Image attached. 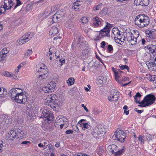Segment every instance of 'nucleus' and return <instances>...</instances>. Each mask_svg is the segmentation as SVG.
<instances>
[{
  "label": "nucleus",
  "mask_w": 156,
  "mask_h": 156,
  "mask_svg": "<svg viewBox=\"0 0 156 156\" xmlns=\"http://www.w3.org/2000/svg\"><path fill=\"white\" fill-rule=\"evenodd\" d=\"M155 100V96L151 94L146 96L141 102L139 103L140 104L138 105V106L145 107L152 104L154 103Z\"/></svg>",
  "instance_id": "obj_1"
},
{
  "label": "nucleus",
  "mask_w": 156,
  "mask_h": 156,
  "mask_svg": "<svg viewBox=\"0 0 156 156\" xmlns=\"http://www.w3.org/2000/svg\"><path fill=\"white\" fill-rule=\"evenodd\" d=\"M65 11L63 9L58 10L54 14L52 18L49 19V21H52V23H56L59 22L63 19V17L65 16Z\"/></svg>",
  "instance_id": "obj_2"
},
{
  "label": "nucleus",
  "mask_w": 156,
  "mask_h": 156,
  "mask_svg": "<svg viewBox=\"0 0 156 156\" xmlns=\"http://www.w3.org/2000/svg\"><path fill=\"white\" fill-rule=\"evenodd\" d=\"M55 123L59 125L61 129H65L69 125L68 119L62 115L59 116L56 118Z\"/></svg>",
  "instance_id": "obj_3"
},
{
  "label": "nucleus",
  "mask_w": 156,
  "mask_h": 156,
  "mask_svg": "<svg viewBox=\"0 0 156 156\" xmlns=\"http://www.w3.org/2000/svg\"><path fill=\"white\" fill-rule=\"evenodd\" d=\"M34 34L33 32H29L25 34L17 41L16 44L17 45H22L31 40L34 37Z\"/></svg>",
  "instance_id": "obj_4"
},
{
  "label": "nucleus",
  "mask_w": 156,
  "mask_h": 156,
  "mask_svg": "<svg viewBox=\"0 0 156 156\" xmlns=\"http://www.w3.org/2000/svg\"><path fill=\"white\" fill-rule=\"evenodd\" d=\"M112 26L111 24L107 23L105 27L100 31V33L97 37V39L100 40L102 37H109V33L112 28Z\"/></svg>",
  "instance_id": "obj_5"
},
{
  "label": "nucleus",
  "mask_w": 156,
  "mask_h": 156,
  "mask_svg": "<svg viewBox=\"0 0 156 156\" xmlns=\"http://www.w3.org/2000/svg\"><path fill=\"white\" fill-rule=\"evenodd\" d=\"M113 137L114 138V140H116L121 142H123L126 137V134L122 130L117 129L115 132Z\"/></svg>",
  "instance_id": "obj_6"
},
{
  "label": "nucleus",
  "mask_w": 156,
  "mask_h": 156,
  "mask_svg": "<svg viewBox=\"0 0 156 156\" xmlns=\"http://www.w3.org/2000/svg\"><path fill=\"white\" fill-rule=\"evenodd\" d=\"M48 71L47 69L42 68V67H40V70L36 73L37 77L39 80L46 79L48 74Z\"/></svg>",
  "instance_id": "obj_7"
},
{
  "label": "nucleus",
  "mask_w": 156,
  "mask_h": 156,
  "mask_svg": "<svg viewBox=\"0 0 156 156\" xmlns=\"http://www.w3.org/2000/svg\"><path fill=\"white\" fill-rule=\"evenodd\" d=\"M74 38L75 40L73 41L72 44V47L73 49L74 48L75 46L76 45L75 42L77 40V45H78V46L80 47L81 46H83V44H85L86 43L85 41L83 40V37L78 34L74 35Z\"/></svg>",
  "instance_id": "obj_8"
},
{
  "label": "nucleus",
  "mask_w": 156,
  "mask_h": 156,
  "mask_svg": "<svg viewBox=\"0 0 156 156\" xmlns=\"http://www.w3.org/2000/svg\"><path fill=\"white\" fill-rule=\"evenodd\" d=\"M40 112L41 113V115L46 118L47 120H50L52 119V114L50 111L46 109V108L42 107L41 108Z\"/></svg>",
  "instance_id": "obj_9"
},
{
  "label": "nucleus",
  "mask_w": 156,
  "mask_h": 156,
  "mask_svg": "<svg viewBox=\"0 0 156 156\" xmlns=\"http://www.w3.org/2000/svg\"><path fill=\"white\" fill-rule=\"evenodd\" d=\"M139 32L138 31H135L134 35L133 34L131 35L130 37H129L127 39V40L131 44V45L135 44L137 42V39L139 37Z\"/></svg>",
  "instance_id": "obj_10"
},
{
  "label": "nucleus",
  "mask_w": 156,
  "mask_h": 156,
  "mask_svg": "<svg viewBox=\"0 0 156 156\" xmlns=\"http://www.w3.org/2000/svg\"><path fill=\"white\" fill-rule=\"evenodd\" d=\"M20 94H18L14 98L15 101L18 103L24 104L26 102L27 98L25 96H23V90L20 91Z\"/></svg>",
  "instance_id": "obj_11"
},
{
  "label": "nucleus",
  "mask_w": 156,
  "mask_h": 156,
  "mask_svg": "<svg viewBox=\"0 0 156 156\" xmlns=\"http://www.w3.org/2000/svg\"><path fill=\"white\" fill-rule=\"evenodd\" d=\"M22 90L18 88H13L9 91V95L12 99L14 98L19 94H20V91Z\"/></svg>",
  "instance_id": "obj_12"
},
{
  "label": "nucleus",
  "mask_w": 156,
  "mask_h": 156,
  "mask_svg": "<svg viewBox=\"0 0 156 156\" xmlns=\"http://www.w3.org/2000/svg\"><path fill=\"white\" fill-rule=\"evenodd\" d=\"M56 95L54 94H52L48 96L46 98V99L48 101H49L48 103H51L52 104L56 103V101L58 100Z\"/></svg>",
  "instance_id": "obj_13"
},
{
  "label": "nucleus",
  "mask_w": 156,
  "mask_h": 156,
  "mask_svg": "<svg viewBox=\"0 0 156 156\" xmlns=\"http://www.w3.org/2000/svg\"><path fill=\"white\" fill-rule=\"evenodd\" d=\"M143 16H144V14H140L137 16L135 19V23L136 25L140 27H142L143 26L142 23V19L143 18Z\"/></svg>",
  "instance_id": "obj_14"
},
{
  "label": "nucleus",
  "mask_w": 156,
  "mask_h": 156,
  "mask_svg": "<svg viewBox=\"0 0 156 156\" xmlns=\"http://www.w3.org/2000/svg\"><path fill=\"white\" fill-rule=\"evenodd\" d=\"M7 136L8 139L13 140L17 137V132L15 130H11L9 132Z\"/></svg>",
  "instance_id": "obj_15"
},
{
  "label": "nucleus",
  "mask_w": 156,
  "mask_h": 156,
  "mask_svg": "<svg viewBox=\"0 0 156 156\" xmlns=\"http://www.w3.org/2000/svg\"><path fill=\"white\" fill-rule=\"evenodd\" d=\"M9 51L6 48H5L2 49L0 53V61H3L7 56Z\"/></svg>",
  "instance_id": "obj_16"
},
{
  "label": "nucleus",
  "mask_w": 156,
  "mask_h": 156,
  "mask_svg": "<svg viewBox=\"0 0 156 156\" xmlns=\"http://www.w3.org/2000/svg\"><path fill=\"white\" fill-rule=\"evenodd\" d=\"M82 125V129L83 131H84L85 132H90L91 126L89 122L83 123Z\"/></svg>",
  "instance_id": "obj_17"
},
{
  "label": "nucleus",
  "mask_w": 156,
  "mask_h": 156,
  "mask_svg": "<svg viewBox=\"0 0 156 156\" xmlns=\"http://www.w3.org/2000/svg\"><path fill=\"white\" fill-rule=\"evenodd\" d=\"M4 6L7 10L10 9L14 4L12 0H5Z\"/></svg>",
  "instance_id": "obj_18"
},
{
  "label": "nucleus",
  "mask_w": 156,
  "mask_h": 156,
  "mask_svg": "<svg viewBox=\"0 0 156 156\" xmlns=\"http://www.w3.org/2000/svg\"><path fill=\"white\" fill-rule=\"evenodd\" d=\"M115 42L117 43L122 44V43H123L124 41V36L123 35H118L117 36L115 37Z\"/></svg>",
  "instance_id": "obj_19"
},
{
  "label": "nucleus",
  "mask_w": 156,
  "mask_h": 156,
  "mask_svg": "<svg viewBox=\"0 0 156 156\" xmlns=\"http://www.w3.org/2000/svg\"><path fill=\"white\" fill-rule=\"evenodd\" d=\"M142 23L143 26L142 27H144L145 26H147L149 23V18L146 16L144 15V16H143V18L142 19Z\"/></svg>",
  "instance_id": "obj_20"
},
{
  "label": "nucleus",
  "mask_w": 156,
  "mask_h": 156,
  "mask_svg": "<svg viewBox=\"0 0 156 156\" xmlns=\"http://www.w3.org/2000/svg\"><path fill=\"white\" fill-rule=\"evenodd\" d=\"M146 64L149 69L154 71L156 70V64L154 62L147 61L146 62Z\"/></svg>",
  "instance_id": "obj_21"
},
{
  "label": "nucleus",
  "mask_w": 156,
  "mask_h": 156,
  "mask_svg": "<svg viewBox=\"0 0 156 156\" xmlns=\"http://www.w3.org/2000/svg\"><path fill=\"white\" fill-rule=\"evenodd\" d=\"M108 149L110 152H112V154H115L118 150L117 147L115 144L109 145Z\"/></svg>",
  "instance_id": "obj_22"
},
{
  "label": "nucleus",
  "mask_w": 156,
  "mask_h": 156,
  "mask_svg": "<svg viewBox=\"0 0 156 156\" xmlns=\"http://www.w3.org/2000/svg\"><path fill=\"white\" fill-rule=\"evenodd\" d=\"M42 90L45 93H48L49 92H52L54 91L52 88H51V86L48 84L42 87Z\"/></svg>",
  "instance_id": "obj_23"
},
{
  "label": "nucleus",
  "mask_w": 156,
  "mask_h": 156,
  "mask_svg": "<svg viewBox=\"0 0 156 156\" xmlns=\"http://www.w3.org/2000/svg\"><path fill=\"white\" fill-rule=\"evenodd\" d=\"M112 94V101H115L118 100L119 96V92L116 90H114L113 91Z\"/></svg>",
  "instance_id": "obj_24"
},
{
  "label": "nucleus",
  "mask_w": 156,
  "mask_h": 156,
  "mask_svg": "<svg viewBox=\"0 0 156 156\" xmlns=\"http://www.w3.org/2000/svg\"><path fill=\"white\" fill-rule=\"evenodd\" d=\"M92 20L93 23L92 25L94 26L98 27L101 23L100 19L98 17L93 18Z\"/></svg>",
  "instance_id": "obj_25"
},
{
  "label": "nucleus",
  "mask_w": 156,
  "mask_h": 156,
  "mask_svg": "<svg viewBox=\"0 0 156 156\" xmlns=\"http://www.w3.org/2000/svg\"><path fill=\"white\" fill-rule=\"evenodd\" d=\"M17 136L18 138L22 139L23 138L26 134V132H23L19 129H17Z\"/></svg>",
  "instance_id": "obj_26"
},
{
  "label": "nucleus",
  "mask_w": 156,
  "mask_h": 156,
  "mask_svg": "<svg viewBox=\"0 0 156 156\" xmlns=\"http://www.w3.org/2000/svg\"><path fill=\"white\" fill-rule=\"evenodd\" d=\"M58 31V29L55 26H54L51 27L49 31V34H55Z\"/></svg>",
  "instance_id": "obj_27"
},
{
  "label": "nucleus",
  "mask_w": 156,
  "mask_h": 156,
  "mask_svg": "<svg viewBox=\"0 0 156 156\" xmlns=\"http://www.w3.org/2000/svg\"><path fill=\"white\" fill-rule=\"evenodd\" d=\"M97 128L98 129V131L99 133H100V134H103L106 132L105 128L103 125H98Z\"/></svg>",
  "instance_id": "obj_28"
},
{
  "label": "nucleus",
  "mask_w": 156,
  "mask_h": 156,
  "mask_svg": "<svg viewBox=\"0 0 156 156\" xmlns=\"http://www.w3.org/2000/svg\"><path fill=\"white\" fill-rule=\"evenodd\" d=\"M146 36L150 38H155L154 37V33L150 31H147L146 32Z\"/></svg>",
  "instance_id": "obj_29"
},
{
  "label": "nucleus",
  "mask_w": 156,
  "mask_h": 156,
  "mask_svg": "<svg viewBox=\"0 0 156 156\" xmlns=\"http://www.w3.org/2000/svg\"><path fill=\"white\" fill-rule=\"evenodd\" d=\"M115 74V76H120L121 74L123 73V72L121 71L119 69H116L115 70H113Z\"/></svg>",
  "instance_id": "obj_30"
},
{
  "label": "nucleus",
  "mask_w": 156,
  "mask_h": 156,
  "mask_svg": "<svg viewBox=\"0 0 156 156\" xmlns=\"http://www.w3.org/2000/svg\"><path fill=\"white\" fill-rule=\"evenodd\" d=\"M141 96V95L140 94V93L139 92L137 93L136 94V95L134 97V99L135 102H137L139 104V103L141 102L139 101L140 99L138 100V99H139V98H140Z\"/></svg>",
  "instance_id": "obj_31"
},
{
  "label": "nucleus",
  "mask_w": 156,
  "mask_h": 156,
  "mask_svg": "<svg viewBox=\"0 0 156 156\" xmlns=\"http://www.w3.org/2000/svg\"><path fill=\"white\" fill-rule=\"evenodd\" d=\"M155 47H156V45L151 44L147 46V48L149 51V52L152 53L153 51V50L155 49Z\"/></svg>",
  "instance_id": "obj_32"
},
{
  "label": "nucleus",
  "mask_w": 156,
  "mask_h": 156,
  "mask_svg": "<svg viewBox=\"0 0 156 156\" xmlns=\"http://www.w3.org/2000/svg\"><path fill=\"white\" fill-rule=\"evenodd\" d=\"M124 151V148H122L120 150H117L114 156H119L121 155Z\"/></svg>",
  "instance_id": "obj_33"
},
{
  "label": "nucleus",
  "mask_w": 156,
  "mask_h": 156,
  "mask_svg": "<svg viewBox=\"0 0 156 156\" xmlns=\"http://www.w3.org/2000/svg\"><path fill=\"white\" fill-rule=\"evenodd\" d=\"M91 134L94 137H97L98 135L100 134V133H99L98 131L97 130L96 128L91 133Z\"/></svg>",
  "instance_id": "obj_34"
},
{
  "label": "nucleus",
  "mask_w": 156,
  "mask_h": 156,
  "mask_svg": "<svg viewBox=\"0 0 156 156\" xmlns=\"http://www.w3.org/2000/svg\"><path fill=\"white\" fill-rule=\"evenodd\" d=\"M104 152L103 148L99 147L97 151V153L100 156Z\"/></svg>",
  "instance_id": "obj_35"
},
{
  "label": "nucleus",
  "mask_w": 156,
  "mask_h": 156,
  "mask_svg": "<svg viewBox=\"0 0 156 156\" xmlns=\"http://www.w3.org/2000/svg\"><path fill=\"white\" fill-rule=\"evenodd\" d=\"M138 139L140 143L142 144H143L144 142L145 138L144 136H142L141 135H140L138 137Z\"/></svg>",
  "instance_id": "obj_36"
},
{
  "label": "nucleus",
  "mask_w": 156,
  "mask_h": 156,
  "mask_svg": "<svg viewBox=\"0 0 156 156\" xmlns=\"http://www.w3.org/2000/svg\"><path fill=\"white\" fill-rule=\"evenodd\" d=\"M141 5L144 6H147L149 3L148 0H141Z\"/></svg>",
  "instance_id": "obj_37"
},
{
  "label": "nucleus",
  "mask_w": 156,
  "mask_h": 156,
  "mask_svg": "<svg viewBox=\"0 0 156 156\" xmlns=\"http://www.w3.org/2000/svg\"><path fill=\"white\" fill-rule=\"evenodd\" d=\"M67 82L68 85H71L74 83V80L72 77L69 78L67 80Z\"/></svg>",
  "instance_id": "obj_38"
},
{
  "label": "nucleus",
  "mask_w": 156,
  "mask_h": 156,
  "mask_svg": "<svg viewBox=\"0 0 156 156\" xmlns=\"http://www.w3.org/2000/svg\"><path fill=\"white\" fill-rule=\"evenodd\" d=\"M144 136L145 137L146 139L145 140H149L150 141L152 139L153 136L151 134L147 133L145 134V136Z\"/></svg>",
  "instance_id": "obj_39"
},
{
  "label": "nucleus",
  "mask_w": 156,
  "mask_h": 156,
  "mask_svg": "<svg viewBox=\"0 0 156 156\" xmlns=\"http://www.w3.org/2000/svg\"><path fill=\"white\" fill-rule=\"evenodd\" d=\"M82 23L83 24L87 23L88 22V19L87 17H82L80 19Z\"/></svg>",
  "instance_id": "obj_40"
},
{
  "label": "nucleus",
  "mask_w": 156,
  "mask_h": 156,
  "mask_svg": "<svg viewBox=\"0 0 156 156\" xmlns=\"http://www.w3.org/2000/svg\"><path fill=\"white\" fill-rule=\"evenodd\" d=\"M6 9L3 5H1L0 7V15L4 13Z\"/></svg>",
  "instance_id": "obj_41"
},
{
  "label": "nucleus",
  "mask_w": 156,
  "mask_h": 156,
  "mask_svg": "<svg viewBox=\"0 0 156 156\" xmlns=\"http://www.w3.org/2000/svg\"><path fill=\"white\" fill-rule=\"evenodd\" d=\"M115 30H114V28H113L112 30V31L113 34L115 35V34H116V36H117L118 35H120V33L119 32V31L118 29H115Z\"/></svg>",
  "instance_id": "obj_42"
},
{
  "label": "nucleus",
  "mask_w": 156,
  "mask_h": 156,
  "mask_svg": "<svg viewBox=\"0 0 156 156\" xmlns=\"http://www.w3.org/2000/svg\"><path fill=\"white\" fill-rule=\"evenodd\" d=\"M32 50L28 49L27 50L26 52L25 53V56L26 57H27L30 55L32 53Z\"/></svg>",
  "instance_id": "obj_43"
},
{
  "label": "nucleus",
  "mask_w": 156,
  "mask_h": 156,
  "mask_svg": "<svg viewBox=\"0 0 156 156\" xmlns=\"http://www.w3.org/2000/svg\"><path fill=\"white\" fill-rule=\"evenodd\" d=\"M101 5L102 4H98L96 6H94L93 7V10L94 11H96L97 10H98L100 9Z\"/></svg>",
  "instance_id": "obj_44"
},
{
  "label": "nucleus",
  "mask_w": 156,
  "mask_h": 156,
  "mask_svg": "<svg viewBox=\"0 0 156 156\" xmlns=\"http://www.w3.org/2000/svg\"><path fill=\"white\" fill-rule=\"evenodd\" d=\"M155 49L153 50V51L152 53L154 57H153V60L156 61V47H155Z\"/></svg>",
  "instance_id": "obj_45"
},
{
  "label": "nucleus",
  "mask_w": 156,
  "mask_h": 156,
  "mask_svg": "<svg viewBox=\"0 0 156 156\" xmlns=\"http://www.w3.org/2000/svg\"><path fill=\"white\" fill-rule=\"evenodd\" d=\"M119 67L120 69L122 70L123 69H126L128 71L129 69L128 66L126 65H122L121 66H119Z\"/></svg>",
  "instance_id": "obj_46"
},
{
  "label": "nucleus",
  "mask_w": 156,
  "mask_h": 156,
  "mask_svg": "<svg viewBox=\"0 0 156 156\" xmlns=\"http://www.w3.org/2000/svg\"><path fill=\"white\" fill-rule=\"evenodd\" d=\"M48 84H50L51 86V88H52L53 90H54V89L56 86V84L55 82H51L50 83Z\"/></svg>",
  "instance_id": "obj_47"
},
{
  "label": "nucleus",
  "mask_w": 156,
  "mask_h": 156,
  "mask_svg": "<svg viewBox=\"0 0 156 156\" xmlns=\"http://www.w3.org/2000/svg\"><path fill=\"white\" fill-rule=\"evenodd\" d=\"M141 0H135L134 2V4L136 5H141Z\"/></svg>",
  "instance_id": "obj_48"
},
{
  "label": "nucleus",
  "mask_w": 156,
  "mask_h": 156,
  "mask_svg": "<svg viewBox=\"0 0 156 156\" xmlns=\"http://www.w3.org/2000/svg\"><path fill=\"white\" fill-rule=\"evenodd\" d=\"M107 49L109 52H111V51H113V48L112 46L111 45L109 44L107 45Z\"/></svg>",
  "instance_id": "obj_49"
},
{
  "label": "nucleus",
  "mask_w": 156,
  "mask_h": 156,
  "mask_svg": "<svg viewBox=\"0 0 156 156\" xmlns=\"http://www.w3.org/2000/svg\"><path fill=\"white\" fill-rule=\"evenodd\" d=\"M84 31L85 33L87 34H89L92 32V30L90 28L88 29H85L84 30Z\"/></svg>",
  "instance_id": "obj_50"
},
{
  "label": "nucleus",
  "mask_w": 156,
  "mask_h": 156,
  "mask_svg": "<svg viewBox=\"0 0 156 156\" xmlns=\"http://www.w3.org/2000/svg\"><path fill=\"white\" fill-rule=\"evenodd\" d=\"M4 88H0V97H3L4 96Z\"/></svg>",
  "instance_id": "obj_51"
},
{
  "label": "nucleus",
  "mask_w": 156,
  "mask_h": 156,
  "mask_svg": "<svg viewBox=\"0 0 156 156\" xmlns=\"http://www.w3.org/2000/svg\"><path fill=\"white\" fill-rule=\"evenodd\" d=\"M16 3L14 7V9H15L17 6H18L22 4V3L20 0H16Z\"/></svg>",
  "instance_id": "obj_52"
},
{
  "label": "nucleus",
  "mask_w": 156,
  "mask_h": 156,
  "mask_svg": "<svg viewBox=\"0 0 156 156\" xmlns=\"http://www.w3.org/2000/svg\"><path fill=\"white\" fill-rule=\"evenodd\" d=\"M48 10H50L49 12H51V11L53 12L55 11L56 9L55 6H53L48 8Z\"/></svg>",
  "instance_id": "obj_53"
},
{
  "label": "nucleus",
  "mask_w": 156,
  "mask_h": 156,
  "mask_svg": "<svg viewBox=\"0 0 156 156\" xmlns=\"http://www.w3.org/2000/svg\"><path fill=\"white\" fill-rule=\"evenodd\" d=\"M101 48H104L105 46H107L108 44L107 43H106L105 41H103L101 42Z\"/></svg>",
  "instance_id": "obj_54"
},
{
  "label": "nucleus",
  "mask_w": 156,
  "mask_h": 156,
  "mask_svg": "<svg viewBox=\"0 0 156 156\" xmlns=\"http://www.w3.org/2000/svg\"><path fill=\"white\" fill-rule=\"evenodd\" d=\"M80 1H77L73 3V5L76 7H78L80 5Z\"/></svg>",
  "instance_id": "obj_55"
},
{
  "label": "nucleus",
  "mask_w": 156,
  "mask_h": 156,
  "mask_svg": "<svg viewBox=\"0 0 156 156\" xmlns=\"http://www.w3.org/2000/svg\"><path fill=\"white\" fill-rule=\"evenodd\" d=\"M150 80L151 81H155V80H156V76H151V77L150 78Z\"/></svg>",
  "instance_id": "obj_56"
},
{
  "label": "nucleus",
  "mask_w": 156,
  "mask_h": 156,
  "mask_svg": "<svg viewBox=\"0 0 156 156\" xmlns=\"http://www.w3.org/2000/svg\"><path fill=\"white\" fill-rule=\"evenodd\" d=\"M9 77H11L12 79H15L16 80L17 78V77L14 74L10 73Z\"/></svg>",
  "instance_id": "obj_57"
},
{
  "label": "nucleus",
  "mask_w": 156,
  "mask_h": 156,
  "mask_svg": "<svg viewBox=\"0 0 156 156\" xmlns=\"http://www.w3.org/2000/svg\"><path fill=\"white\" fill-rule=\"evenodd\" d=\"M9 77H11L12 79H15L16 80L17 78V77L14 74L10 73Z\"/></svg>",
  "instance_id": "obj_58"
},
{
  "label": "nucleus",
  "mask_w": 156,
  "mask_h": 156,
  "mask_svg": "<svg viewBox=\"0 0 156 156\" xmlns=\"http://www.w3.org/2000/svg\"><path fill=\"white\" fill-rule=\"evenodd\" d=\"M73 131L72 130H67L66 132L65 133L66 134H73Z\"/></svg>",
  "instance_id": "obj_59"
},
{
  "label": "nucleus",
  "mask_w": 156,
  "mask_h": 156,
  "mask_svg": "<svg viewBox=\"0 0 156 156\" xmlns=\"http://www.w3.org/2000/svg\"><path fill=\"white\" fill-rule=\"evenodd\" d=\"M3 142L2 140H0V153L2 151V148L3 146Z\"/></svg>",
  "instance_id": "obj_60"
},
{
  "label": "nucleus",
  "mask_w": 156,
  "mask_h": 156,
  "mask_svg": "<svg viewBox=\"0 0 156 156\" xmlns=\"http://www.w3.org/2000/svg\"><path fill=\"white\" fill-rule=\"evenodd\" d=\"M30 144V142L29 141H24L21 143L22 144L28 145Z\"/></svg>",
  "instance_id": "obj_61"
},
{
  "label": "nucleus",
  "mask_w": 156,
  "mask_h": 156,
  "mask_svg": "<svg viewBox=\"0 0 156 156\" xmlns=\"http://www.w3.org/2000/svg\"><path fill=\"white\" fill-rule=\"evenodd\" d=\"M134 110L136 112H137L138 113H140L144 111V110H139L137 108H135Z\"/></svg>",
  "instance_id": "obj_62"
},
{
  "label": "nucleus",
  "mask_w": 156,
  "mask_h": 156,
  "mask_svg": "<svg viewBox=\"0 0 156 156\" xmlns=\"http://www.w3.org/2000/svg\"><path fill=\"white\" fill-rule=\"evenodd\" d=\"M81 106L85 110L86 112H88L89 111L87 109V107L84 106V104H82Z\"/></svg>",
  "instance_id": "obj_63"
},
{
  "label": "nucleus",
  "mask_w": 156,
  "mask_h": 156,
  "mask_svg": "<svg viewBox=\"0 0 156 156\" xmlns=\"http://www.w3.org/2000/svg\"><path fill=\"white\" fill-rule=\"evenodd\" d=\"M74 156H90L87 154H84L83 155L82 154H76Z\"/></svg>",
  "instance_id": "obj_64"
}]
</instances>
